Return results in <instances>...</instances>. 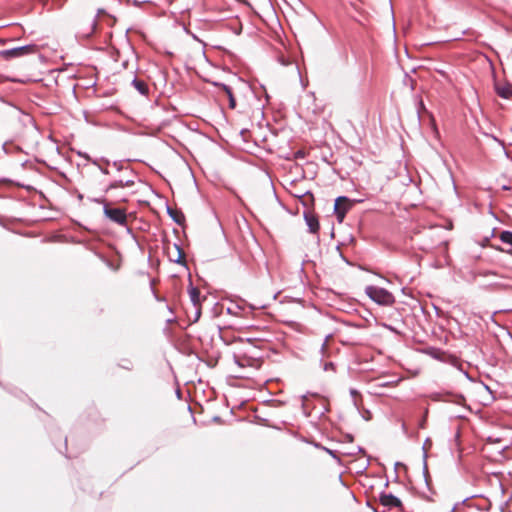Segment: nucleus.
I'll return each mask as SVG.
<instances>
[{
    "label": "nucleus",
    "instance_id": "obj_20",
    "mask_svg": "<svg viewBox=\"0 0 512 512\" xmlns=\"http://www.w3.org/2000/svg\"><path fill=\"white\" fill-rule=\"evenodd\" d=\"M331 338V335H327L324 339V342L322 343L321 345V348H320V352L322 354V356H325L326 355V349H327V343H328V340Z\"/></svg>",
    "mask_w": 512,
    "mask_h": 512
},
{
    "label": "nucleus",
    "instance_id": "obj_1",
    "mask_svg": "<svg viewBox=\"0 0 512 512\" xmlns=\"http://www.w3.org/2000/svg\"><path fill=\"white\" fill-rule=\"evenodd\" d=\"M366 295L375 303L382 306H390L394 304V295L385 288L369 285L365 288Z\"/></svg>",
    "mask_w": 512,
    "mask_h": 512
},
{
    "label": "nucleus",
    "instance_id": "obj_27",
    "mask_svg": "<svg viewBox=\"0 0 512 512\" xmlns=\"http://www.w3.org/2000/svg\"><path fill=\"white\" fill-rule=\"evenodd\" d=\"M195 308H196V310H195V317H194L193 322H197L199 320L200 316H201V308H200V306L195 307Z\"/></svg>",
    "mask_w": 512,
    "mask_h": 512
},
{
    "label": "nucleus",
    "instance_id": "obj_28",
    "mask_svg": "<svg viewBox=\"0 0 512 512\" xmlns=\"http://www.w3.org/2000/svg\"><path fill=\"white\" fill-rule=\"evenodd\" d=\"M78 155L84 159H86L87 161L91 162V160H93L88 153L86 152H78Z\"/></svg>",
    "mask_w": 512,
    "mask_h": 512
},
{
    "label": "nucleus",
    "instance_id": "obj_26",
    "mask_svg": "<svg viewBox=\"0 0 512 512\" xmlns=\"http://www.w3.org/2000/svg\"><path fill=\"white\" fill-rule=\"evenodd\" d=\"M470 498H471V497H467V498H465L464 500H462V502H460V503H456V504L451 508V512H456V511H457V509H458V507H459L460 505H463V504H464L468 499H470Z\"/></svg>",
    "mask_w": 512,
    "mask_h": 512
},
{
    "label": "nucleus",
    "instance_id": "obj_25",
    "mask_svg": "<svg viewBox=\"0 0 512 512\" xmlns=\"http://www.w3.org/2000/svg\"><path fill=\"white\" fill-rule=\"evenodd\" d=\"M323 370L324 371H335V364L333 362H325L323 363Z\"/></svg>",
    "mask_w": 512,
    "mask_h": 512
},
{
    "label": "nucleus",
    "instance_id": "obj_42",
    "mask_svg": "<svg viewBox=\"0 0 512 512\" xmlns=\"http://www.w3.org/2000/svg\"><path fill=\"white\" fill-rule=\"evenodd\" d=\"M64 442H65V446L67 445V438L64 439Z\"/></svg>",
    "mask_w": 512,
    "mask_h": 512
},
{
    "label": "nucleus",
    "instance_id": "obj_10",
    "mask_svg": "<svg viewBox=\"0 0 512 512\" xmlns=\"http://www.w3.org/2000/svg\"><path fill=\"white\" fill-rule=\"evenodd\" d=\"M188 292H189L190 300H191L193 306L194 307L200 306V291L198 290V288L194 287L191 282L189 285Z\"/></svg>",
    "mask_w": 512,
    "mask_h": 512
},
{
    "label": "nucleus",
    "instance_id": "obj_9",
    "mask_svg": "<svg viewBox=\"0 0 512 512\" xmlns=\"http://www.w3.org/2000/svg\"><path fill=\"white\" fill-rule=\"evenodd\" d=\"M167 213L172 218V220L178 225H183L185 222V216L181 210L173 209L170 206H167Z\"/></svg>",
    "mask_w": 512,
    "mask_h": 512
},
{
    "label": "nucleus",
    "instance_id": "obj_31",
    "mask_svg": "<svg viewBox=\"0 0 512 512\" xmlns=\"http://www.w3.org/2000/svg\"><path fill=\"white\" fill-rule=\"evenodd\" d=\"M428 445H431V441H430V439H429V438H427V439L425 440L424 444H423V447H422L423 454L425 453V451L427 452V449H428V448H427V446H428Z\"/></svg>",
    "mask_w": 512,
    "mask_h": 512
},
{
    "label": "nucleus",
    "instance_id": "obj_21",
    "mask_svg": "<svg viewBox=\"0 0 512 512\" xmlns=\"http://www.w3.org/2000/svg\"><path fill=\"white\" fill-rule=\"evenodd\" d=\"M90 30L85 34V36L89 37L94 31L97 26V20L96 18L92 19L90 22Z\"/></svg>",
    "mask_w": 512,
    "mask_h": 512
},
{
    "label": "nucleus",
    "instance_id": "obj_41",
    "mask_svg": "<svg viewBox=\"0 0 512 512\" xmlns=\"http://www.w3.org/2000/svg\"><path fill=\"white\" fill-rule=\"evenodd\" d=\"M388 485H389V481L387 480V481L384 483V486H385V487H388Z\"/></svg>",
    "mask_w": 512,
    "mask_h": 512
},
{
    "label": "nucleus",
    "instance_id": "obj_14",
    "mask_svg": "<svg viewBox=\"0 0 512 512\" xmlns=\"http://www.w3.org/2000/svg\"><path fill=\"white\" fill-rule=\"evenodd\" d=\"M174 248H175V250L177 252V257L175 259H171V260L174 261L177 264L185 265L186 262H185V259H184V251L182 250L180 245L176 244V243L174 244Z\"/></svg>",
    "mask_w": 512,
    "mask_h": 512
},
{
    "label": "nucleus",
    "instance_id": "obj_3",
    "mask_svg": "<svg viewBox=\"0 0 512 512\" xmlns=\"http://www.w3.org/2000/svg\"><path fill=\"white\" fill-rule=\"evenodd\" d=\"M37 52L38 46L36 44H27L10 49L0 50V57L4 60H12L15 58L24 57L26 55L36 54Z\"/></svg>",
    "mask_w": 512,
    "mask_h": 512
},
{
    "label": "nucleus",
    "instance_id": "obj_8",
    "mask_svg": "<svg viewBox=\"0 0 512 512\" xmlns=\"http://www.w3.org/2000/svg\"><path fill=\"white\" fill-rule=\"evenodd\" d=\"M91 163L96 166L103 174L108 175L110 171L108 170V166L111 164L110 160L104 157L96 158L91 160Z\"/></svg>",
    "mask_w": 512,
    "mask_h": 512
},
{
    "label": "nucleus",
    "instance_id": "obj_23",
    "mask_svg": "<svg viewBox=\"0 0 512 512\" xmlns=\"http://www.w3.org/2000/svg\"><path fill=\"white\" fill-rule=\"evenodd\" d=\"M214 86L220 88L221 90H223L225 93L230 90V86L224 84V83H220V82H213L212 83Z\"/></svg>",
    "mask_w": 512,
    "mask_h": 512
},
{
    "label": "nucleus",
    "instance_id": "obj_16",
    "mask_svg": "<svg viewBox=\"0 0 512 512\" xmlns=\"http://www.w3.org/2000/svg\"><path fill=\"white\" fill-rule=\"evenodd\" d=\"M497 94L504 99H508L512 95V89L510 87H498Z\"/></svg>",
    "mask_w": 512,
    "mask_h": 512
},
{
    "label": "nucleus",
    "instance_id": "obj_7",
    "mask_svg": "<svg viewBox=\"0 0 512 512\" xmlns=\"http://www.w3.org/2000/svg\"><path fill=\"white\" fill-rule=\"evenodd\" d=\"M304 220L306 222V225L308 226V230L310 233L315 234L319 231V220L315 214L305 211Z\"/></svg>",
    "mask_w": 512,
    "mask_h": 512
},
{
    "label": "nucleus",
    "instance_id": "obj_4",
    "mask_svg": "<svg viewBox=\"0 0 512 512\" xmlns=\"http://www.w3.org/2000/svg\"><path fill=\"white\" fill-rule=\"evenodd\" d=\"M351 207V203L348 197L346 196H339L335 199L334 203V214L336 216V219L339 223H342L346 213Z\"/></svg>",
    "mask_w": 512,
    "mask_h": 512
},
{
    "label": "nucleus",
    "instance_id": "obj_37",
    "mask_svg": "<svg viewBox=\"0 0 512 512\" xmlns=\"http://www.w3.org/2000/svg\"><path fill=\"white\" fill-rule=\"evenodd\" d=\"M346 438H347V439H348V441H350V442H352V441H353V436H352V435H350V434H348V435L346 436Z\"/></svg>",
    "mask_w": 512,
    "mask_h": 512
},
{
    "label": "nucleus",
    "instance_id": "obj_5",
    "mask_svg": "<svg viewBox=\"0 0 512 512\" xmlns=\"http://www.w3.org/2000/svg\"><path fill=\"white\" fill-rule=\"evenodd\" d=\"M128 176H122L119 179L113 180L109 183V185L106 187L105 192H109L113 189L117 188H125V187H132L135 184V174Z\"/></svg>",
    "mask_w": 512,
    "mask_h": 512
},
{
    "label": "nucleus",
    "instance_id": "obj_32",
    "mask_svg": "<svg viewBox=\"0 0 512 512\" xmlns=\"http://www.w3.org/2000/svg\"><path fill=\"white\" fill-rule=\"evenodd\" d=\"M350 395L354 398V401L356 402V396H359V392L356 389H350Z\"/></svg>",
    "mask_w": 512,
    "mask_h": 512
},
{
    "label": "nucleus",
    "instance_id": "obj_12",
    "mask_svg": "<svg viewBox=\"0 0 512 512\" xmlns=\"http://www.w3.org/2000/svg\"><path fill=\"white\" fill-rule=\"evenodd\" d=\"M441 400L446 402H453L456 404H461L462 401L465 400L464 396L462 395H453L451 393L444 394L441 398Z\"/></svg>",
    "mask_w": 512,
    "mask_h": 512
},
{
    "label": "nucleus",
    "instance_id": "obj_34",
    "mask_svg": "<svg viewBox=\"0 0 512 512\" xmlns=\"http://www.w3.org/2000/svg\"><path fill=\"white\" fill-rule=\"evenodd\" d=\"M304 155H305V154H304V152H302V151H298V152L296 153V157H297V158H300V157H301V158H303V157H304Z\"/></svg>",
    "mask_w": 512,
    "mask_h": 512
},
{
    "label": "nucleus",
    "instance_id": "obj_18",
    "mask_svg": "<svg viewBox=\"0 0 512 512\" xmlns=\"http://www.w3.org/2000/svg\"><path fill=\"white\" fill-rule=\"evenodd\" d=\"M500 240L503 243L512 245V232L511 231H502L500 234Z\"/></svg>",
    "mask_w": 512,
    "mask_h": 512
},
{
    "label": "nucleus",
    "instance_id": "obj_29",
    "mask_svg": "<svg viewBox=\"0 0 512 512\" xmlns=\"http://www.w3.org/2000/svg\"><path fill=\"white\" fill-rule=\"evenodd\" d=\"M235 106H236V100H235L234 96L229 97V107L234 109Z\"/></svg>",
    "mask_w": 512,
    "mask_h": 512
},
{
    "label": "nucleus",
    "instance_id": "obj_38",
    "mask_svg": "<svg viewBox=\"0 0 512 512\" xmlns=\"http://www.w3.org/2000/svg\"><path fill=\"white\" fill-rule=\"evenodd\" d=\"M400 465H402V464H401V463H399V462H396V463H395V470H396L397 468H399V466H400Z\"/></svg>",
    "mask_w": 512,
    "mask_h": 512
},
{
    "label": "nucleus",
    "instance_id": "obj_19",
    "mask_svg": "<svg viewBox=\"0 0 512 512\" xmlns=\"http://www.w3.org/2000/svg\"><path fill=\"white\" fill-rule=\"evenodd\" d=\"M425 352L432 356L433 358L435 359H439L440 358V354L442 353L439 349H436V348H433V347H429L425 350Z\"/></svg>",
    "mask_w": 512,
    "mask_h": 512
},
{
    "label": "nucleus",
    "instance_id": "obj_30",
    "mask_svg": "<svg viewBox=\"0 0 512 512\" xmlns=\"http://www.w3.org/2000/svg\"><path fill=\"white\" fill-rule=\"evenodd\" d=\"M122 368L124 369H127V370H131L132 369V364L129 360H126L124 364L121 365Z\"/></svg>",
    "mask_w": 512,
    "mask_h": 512
},
{
    "label": "nucleus",
    "instance_id": "obj_24",
    "mask_svg": "<svg viewBox=\"0 0 512 512\" xmlns=\"http://www.w3.org/2000/svg\"><path fill=\"white\" fill-rule=\"evenodd\" d=\"M316 447L318 448H322L323 450H325L329 455H331L333 458L335 459H338L337 455H336V451L334 450H331V449H328L326 447H322L320 444H316L315 445Z\"/></svg>",
    "mask_w": 512,
    "mask_h": 512
},
{
    "label": "nucleus",
    "instance_id": "obj_11",
    "mask_svg": "<svg viewBox=\"0 0 512 512\" xmlns=\"http://www.w3.org/2000/svg\"><path fill=\"white\" fill-rule=\"evenodd\" d=\"M132 85L141 95L147 96L149 94V88L143 80L134 78L132 80Z\"/></svg>",
    "mask_w": 512,
    "mask_h": 512
},
{
    "label": "nucleus",
    "instance_id": "obj_2",
    "mask_svg": "<svg viewBox=\"0 0 512 512\" xmlns=\"http://www.w3.org/2000/svg\"><path fill=\"white\" fill-rule=\"evenodd\" d=\"M94 201L103 204V213L106 218L120 226H127L125 209L112 207L104 198H97Z\"/></svg>",
    "mask_w": 512,
    "mask_h": 512
},
{
    "label": "nucleus",
    "instance_id": "obj_36",
    "mask_svg": "<svg viewBox=\"0 0 512 512\" xmlns=\"http://www.w3.org/2000/svg\"><path fill=\"white\" fill-rule=\"evenodd\" d=\"M226 95L228 96V98H229V97H231V96H233L232 89L228 90V91L226 92Z\"/></svg>",
    "mask_w": 512,
    "mask_h": 512
},
{
    "label": "nucleus",
    "instance_id": "obj_35",
    "mask_svg": "<svg viewBox=\"0 0 512 512\" xmlns=\"http://www.w3.org/2000/svg\"><path fill=\"white\" fill-rule=\"evenodd\" d=\"M280 62H281V64H282V65H284V66H286V65H288V64H289V61H287V60H285V59H283V58H281V59H280Z\"/></svg>",
    "mask_w": 512,
    "mask_h": 512
},
{
    "label": "nucleus",
    "instance_id": "obj_15",
    "mask_svg": "<svg viewBox=\"0 0 512 512\" xmlns=\"http://www.w3.org/2000/svg\"><path fill=\"white\" fill-rule=\"evenodd\" d=\"M299 198H301V203L306 207L311 206L314 202L313 194L310 191L303 193Z\"/></svg>",
    "mask_w": 512,
    "mask_h": 512
},
{
    "label": "nucleus",
    "instance_id": "obj_33",
    "mask_svg": "<svg viewBox=\"0 0 512 512\" xmlns=\"http://www.w3.org/2000/svg\"><path fill=\"white\" fill-rule=\"evenodd\" d=\"M340 257L342 258V260L347 263L348 265H351V262L342 254V252H340Z\"/></svg>",
    "mask_w": 512,
    "mask_h": 512
},
{
    "label": "nucleus",
    "instance_id": "obj_17",
    "mask_svg": "<svg viewBox=\"0 0 512 512\" xmlns=\"http://www.w3.org/2000/svg\"><path fill=\"white\" fill-rule=\"evenodd\" d=\"M113 167L117 170V171H125L126 173H128L129 175H133V171L132 170H129L127 167L125 168L124 167V162L123 161H114L112 163Z\"/></svg>",
    "mask_w": 512,
    "mask_h": 512
},
{
    "label": "nucleus",
    "instance_id": "obj_40",
    "mask_svg": "<svg viewBox=\"0 0 512 512\" xmlns=\"http://www.w3.org/2000/svg\"><path fill=\"white\" fill-rule=\"evenodd\" d=\"M176 395H177L178 397H180V395H181V391H180L179 389L176 391Z\"/></svg>",
    "mask_w": 512,
    "mask_h": 512
},
{
    "label": "nucleus",
    "instance_id": "obj_39",
    "mask_svg": "<svg viewBox=\"0 0 512 512\" xmlns=\"http://www.w3.org/2000/svg\"><path fill=\"white\" fill-rule=\"evenodd\" d=\"M2 148H3L4 152H5V153H7V150H6V143H4V144H3V147H2Z\"/></svg>",
    "mask_w": 512,
    "mask_h": 512
},
{
    "label": "nucleus",
    "instance_id": "obj_13",
    "mask_svg": "<svg viewBox=\"0 0 512 512\" xmlns=\"http://www.w3.org/2000/svg\"><path fill=\"white\" fill-rule=\"evenodd\" d=\"M427 457H428V453L425 451L424 459H423L422 473H423L425 484L428 487V489H430V475H429L428 466H427Z\"/></svg>",
    "mask_w": 512,
    "mask_h": 512
},
{
    "label": "nucleus",
    "instance_id": "obj_6",
    "mask_svg": "<svg viewBox=\"0 0 512 512\" xmlns=\"http://www.w3.org/2000/svg\"><path fill=\"white\" fill-rule=\"evenodd\" d=\"M379 501L383 506L389 509L402 508L403 506L401 500L398 497H396L392 493H386L384 491L380 492Z\"/></svg>",
    "mask_w": 512,
    "mask_h": 512
},
{
    "label": "nucleus",
    "instance_id": "obj_22",
    "mask_svg": "<svg viewBox=\"0 0 512 512\" xmlns=\"http://www.w3.org/2000/svg\"><path fill=\"white\" fill-rule=\"evenodd\" d=\"M422 111L426 112V108H425V105L423 103V100L419 99L418 102H417V114H418V117H420V114H421Z\"/></svg>",
    "mask_w": 512,
    "mask_h": 512
}]
</instances>
